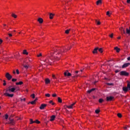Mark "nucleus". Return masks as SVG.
Returning <instances> with one entry per match:
<instances>
[{
	"label": "nucleus",
	"instance_id": "9",
	"mask_svg": "<svg viewBox=\"0 0 130 130\" xmlns=\"http://www.w3.org/2000/svg\"><path fill=\"white\" fill-rule=\"evenodd\" d=\"M46 106H47V105L46 104H43L41 105V106L40 107V109H41V110H42V109H44L45 107H46Z\"/></svg>",
	"mask_w": 130,
	"mask_h": 130
},
{
	"label": "nucleus",
	"instance_id": "47",
	"mask_svg": "<svg viewBox=\"0 0 130 130\" xmlns=\"http://www.w3.org/2000/svg\"><path fill=\"white\" fill-rule=\"evenodd\" d=\"M21 101H26V99L25 98L21 99Z\"/></svg>",
	"mask_w": 130,
	"mask_h": 130
},
{
	"label": "nucleus",
	"instance_id": "53",
	"mask_svg": "<svg viewBox=\"0 0 130 130\" xmlns=\"http://www.w3.org/2000/svg\"><path fill=\"white\" fill-rule=\"evenodd\" d=\"M127 3L130 4V0H127Z\"/></svg>",
	"mask_w": 130,
	"mask_h": 130
},
{
	"label": "nucleus",
	"instance_id": "34",
	"mask_svg": "<svg viewBox=\"0 0 130 130\" xmlns=\"http://www.w3.org/2000/svg\"><path fill=\"white\" fill-rule=\"evenodd\" d=\"M30 104H32V105H34V104H35V103H36V102H35V101H33L32 102H30Z\"/></svg>",
	"mask_w": 130,
	"mask_h": 130
},
{
	"label": "nucleus",
	"instance_id": "8",
	"mask_svg": "<svg viewBox=\"0 0 130 130\" xmlns=\"http://www.w3.org/2000/svg\"><path fill=\"white\" fill-rule=\"evenodd\" d=\"M9 124H12V125L15 124V120H14L13 119H11V117H9Z\"/></svg>",
	"mask_w": 130,
	"mask_h": 130
},
{
	"label": "nucleus",
	"instance_id": "22",
	"mask_svg": "<svg viewBox=\"0 0 130 130\" xmlns=\"http://www.w3.org/2000/svg\"><path fill=\"white\" fill-rule=\"evenodd\" d=\"M23 66L24 67V68L26 69V70H27V69H29V65L23 64Z\"/></svg>",
	"mask_w": 130,
	"mask_h": 130
},
{
	"label": "nucleus",
	"instance_id": "5",
	"mask_svg": "<svg viewBox=\"0 0 130 130\" xmlns=\"http://www.w3.org/2000/svg\"><path fill=\"white\" fill-rule=\"evenodd\" d=\"M128 75H129L128 73L126 72V71H121L120 72V76H128Z\"/></svg>",
	"mask_w": 130,
	"mask_h": 130
},
{
	"label": "nucleus",
	"instance_id": "24",
	"mask_svg": "<svg viewBox=\"0 0 130 130\" xmlns=\"http://www.w3.org/2000/svg\"><path fill=\"white\" fill-rule=\"evenodd\" d=\"M46 84H49L50 83V80L48 79H46L45 80Z\"/></svg>",
	"mask_w": 130,
	"mask_h": 130
},
{
	"label": "nucleus",
	"instance_id": "15",
	"mask_svg": "<svg viewBox=\"0 0 130 130\" xmlns=\"http://www.w3.org/2000/svg\"><path fill=\"white\" fill-rule=\"evenodd\" d=\"M55 119V115H52L51 116V118L50 119V121H53L54 119Z\"/></svg>",
	"mask_w": 130,
	"mask_h": 130
},
{
	"label": "nucleus",
	"instance_id": "6",
	"mask_svg": "<svg viewBox=\"0 0 130 130\" xmlns=\"http://www.w3.org/2000/svg\"><path fill=\"white\" fill-rule=\"evenodd\" d=\"M64 77H71V76H72V74H71L70 72H69L68 71H66L64 73Z\"/></svg>",
	"mask_w": 130,
	"mask_h": 130
},
{
	"label": "nucleus",
	"instance_id": "20",
	"mask_svg": "<svg viewBox=\"0 0 130 130\" xmlns=\"http://www.w3.org/2000/svg\"><path fill=\"white\" fill-rule=\"evenodd\" d=\"M102 3V1L101 0H99L96 2L97 6H99V5H101Z\"/></svg>",
	"mask_w": 130,
	"mask_h": 130
},
{
	"label": "nucleus",
	"instance_id": "58",
	"mask_svg": "<svg viewBox=\"0 0 130 130\" xmlns=\"http://www.w3.org/2000/svg\"><path fill=\"white\" fill-rule=\"evenodd\" d=\"M76 77H78V75H75L74 76H72V78H76Z\"/></svg>",
	"mask_w": 130,
	"mask_h": 130
},
{
	"label": "nucleus",
	"instance_id": "50",
	"mask_svg": "<svg viewBox=\"0 0 130 130\" xmlns=\"http://www.w3.org/2000/svg\"><path fill=\"white\" fill-rule=\"evenodd\" d=\"M8 35L9 37H12V36H13V35H12V34H8Z\"/></svg>",
	"mask_w": 130,
	"mask_h": 130
},
{
	"label": "nucleus",
	"instance_id": "48",
	"mask_svg": "<svg viewBox=\"0 0 130 130\" xmlns=\"http://www.w3.org/2000/svg\"><path fill=\"white\" fill-rule=\"evenodd\" d=\"M96 24H97V25H100V24H101L100 21H96Z\"/></svg>",
	"mask_w": 130,
	"mask_h": 130
},
{
	"label": "nucleus",
	"instance_id": "7",
	"mask_svg": "<svg viewBox=\"0 0 130 130\" xmlns=\"http://www.w3.org/2000/svg\"><path fill=\"white\" fill-rule=\"evenodd\" d=\"M4 95L5 96H7L8 97H11V98H12V97L14 96V94H10V93L7 92L4 93Z\"/></svg>",
	"mask_w": 130,
	"mask_h": 130
},
{
	"label": "nucleus",
	"instance_id": "41",
	"mask_svg": "<svg viewBox=\"0 0 130 130\" xmlns=\"http://www.w3.org/2000/svg\"><path fill=\"white\" fill-rule=\"evenodd\" d=\"M45 96H46V97H50V94H49V93H47V94H45Z\"/></svg>",
	"mask_w": 130,
	"mask_h": 130
},
{
	"label": "nucleus",
	"instance_id": "33",
	"mask_svg": "<svg viewBox=\"0 0 130 130\" xmlns=\"http://www.w3.org/2000/svg\"><path fill=\"white\" fill-rule=\"evenodd\" d=\"M95 113H96L97 114H98V113H99V112H100V110H99V109H96V110H95Z\"/></svg>",
	"mask_w": 130,
	"mask_h": 130
},
{
	"label": "nucleus",
	"instance_id": "42",
	"mask_svg": "<svg viewBox=\"0 0 130 130\" xmlns=\"http://www.w3.org/2000/svg\"><path fill=\"white\" fill-rule=\"evenodd\" d=\"M9 118V115L8 114L5 115V119H8Z\"/></svg>",
	"mask_w": 130,
	"mask_h": 130
},
{
	"label": "nucleus",
	"instance_id": "23",
	"mask_svg": "<svg viewBox=\"0 0 130 130\" xmlns=\"http://www.w3.org/2000/svg\"><path fill=\"white\" fill-rule=\"evenodd\" d=\"M126 31L127 34H130V27H128V28H126Z\"/></svg>",
	"mask_w": 130,
	"mask_h": 130
},
{
	"label": "nucleus",
	"instance_id": "30",
	"mask_svg": "<svg viewBox=\"0 0 130 130\" xmlns=\"http://www.w3.org/2000/svg\"><path fill=\"white\" fill-rule=\"evenodd\" d=\"M94 90H95V89L92 88V89H90V90H88V91H87V92L89 93H91V92H92V91H94Z\"/></svg>",
	"mask_w": 130,
	"mask_h": 130
},
{
	"label": "nucleus",
	"instance_id": "1",
	"mask_svg": "<svg viewBox=\"0 0 130 130\" xmlns=\"http://www.w3.org/2000/svg\"><path fill=\"white\" fill-rule=\"evenodd\" d=\"M68 49L67 48L64 47L62 49L60 48H56L54 49V53H51V56L49 57L50 59H56V60H58L59 58L57 56H55L57 54H61L62 55L64 52H66Z\"/></svg>",
	"mask_w": 130,
	"mask_h": 130
},
{
	"label": "nucleus",
	"instance_id": "55",
	"mask_svg": "<svg viewBox=\"0 0 130 130\" xmlns=\"http://www.w3.org/2000/svg\"><path fill=\"white\" fill-rule=\"evenodd\" d=\"M118 72H119V70H116V71H115V73H118Z\"/></svg>",
	"mask_w": 130,
	"mask_h": 130
},
{
	"label": "nucleus",
	"instance_id": "60",
	"mask_svg": "<svg viewBox=\"0 0 130 130\" xmlns=\"http://www.w3.org/2000/svg\"><path fill=\"white\" fill-rule=\"evenodd\" d=\"M127 59H128V60H130V57H128L127 58Z\"/></svg>",
	"mask_w": 130,
	"mask_h": 130
},
{
	"label": "nucleus",
	"instance_id": "38",
	"mask_svg": "<svg viewBox=\"0 0 130 130\" xmlns=\"http://www.w3.org/2000/svg\"><path fill=\"white\" fill-rule=\"evenodd\" d=\"M119 30H120V31H122L123 32V33H125L124 29H123V28L121 27L119 28Z\"/></svg>",
	"mask_w": 130,
	"mask_h": 130
},
{
	"label": "nucleus",
	"instance_id": "11",
	"mask_svg": "<svg viewBox=\"0 0 130 130\" xmlns=\"http://www.w3.org/2000/svg\"><path fill=\"white\" fill-rule=\"evenodd\" d=\"M128 66H130V63H126L122 65V69H124L125 68H127Z\"/></svg>",
	"mask_w": 130,
	"mask_h": 130
},
{
	"label": "nucleus",
	"instance_id": "49",
	"mask_svg": "<svg viewBox=\"0 0 130 130\" xmlns=\"http://www.w3.org/2000/svg\"><path fill=\"white\" fill-rule=\"evenodd\" d=\"M52 97H56V94H55V93L53 94Z\"/></svg>",
	"mask_w": 130,
	"mask_h": 130
},
{
	"label": "nucleus",
	"instance_id": "27",
	"mask_svg": "<svg viewBox=\"0 0 130 130\" xmlns=\"http://www.w3.org/2000/svg\"><path fill=\"white\" fill-rule=\"evenodd\" d=\"M23 54H26V55H27L28 54V52H27V50H24L23 52Z\"/></svg>",
	"mask_w": 130,
	"mask_h": 130
},
{
	"label": "nucleus",
	"instance_id": "16",
	"mask_svg": "<svg viewBox=\"0 0 130 130\" xmlns=\"http://www.w3.org/2000/svg\"><path fill=\"white\" fill-rule=\"evenodd\" d=\"M98 51V48H96L92 51V53H93V54H95V53H97Z\"/></svg>",
	"mask_w": 130,
	"mask_h": 130
},
{
	"label": "nucleus",
	"instance_id": "63",
	"mask_svg": "<svg viewBox=\"0 0 130 130\" xmlns=\"http://www.w3.org/2000/svg\"><path fill=\"white\" fill-rule=\"evenodd\" d=\"M28 60H29V61H31V59H29V58H28Z\"/></svg>",
	"mask_w": 130,
	"mask_h": 130
},
{
	"label": "nucleus",
	"instance_id": "13",
	"mask_svg": "<svg viewBox=\"0 0 130 130\" xmlns=\"http://www.w3.org/2000/svg\"><path fill=\"white\" fill-rule=\"evenodd\" d=\"M83 69H87V70H89V69H90V66L88 65V64H84L83 66Z\"/></svg>",
	"mask_w": 130,
	"mask_h": 130
},
{
	"label": "nucleus",
	"instance_id": "62",
	"mask_svg": "<svg viewBox=\"0 0 130 130\" xmlns=\"http://www.w3.org/2000/svg\"><path fill=\"white\" fill-rule=\"evenodd\" d=\"M3 25H4V26H7V24H4Z\"/></svg>",
	"mask_w": 130,
	"mask_h": 130
},
{
	"label": "nucleus",
	"instance_id": "31",
	"mask_svg": "<svg viewBox=\"0 0 130 130\" xmlns=\"http://www.w3.org/2000/svg\"><path fill=\"white\" fill-rule=\"evenodd\" d=\"M70 31H71V29H67V30L65 31L66 34H69V33H70Z\"/></svg>",
	"mask_w": 130,
	"mask_h": 130
},
{
	"label": "nucleus",
	"instance_id": "28",
	"mask_svg": "<svg viewBox=\"0 0 130 130\" xmlns=\"http://www.w3.org/2000/svg\"><path fill=\"white\" fill-rule=\"evenodd\" d=\"M22 84H23V82L22 81H20L16 83V85H22Z\"/></svg>",
	"mask_w": 130,
	"mask_h": 130
},
{
	"label": "nucleus",
	"instance_id": "2",
	"mask_svg": "<svg viewBox=\"0 0 130 130\" xmlns=\"http://www.w3.org/2000/svg\"><path fill=\"white\" fill-rule=\"evenodd\" d=\"M123 91H124V92H127V91H130V82H129V81H127V87H123Z\"/></svg>",
	"mask_w": 130,
	"mask_h": 130
},
{
	"label": "nucleus",
	"instance_id": "18",
	"mask_svg": "<svg viewBox=\"0 0 130 130\" xmlns=\"http://www.w3.org/2000/svg\"><path fill=\"white\" fill-rule=\"evenodd\" d=\"M114 49L116 50V52H119L120 51V49L118 48L117 47H115Z\"/></svg>",
	"mask_w": 130,
	"mask_h": 130
},
{
	"label": "nucleus",
	"instance_id": "61",
	"mask_svg": "<svg viewBox=\"0 0 130 130\" xmlns=\"http://www.w3.org/2000/svg\"><path fill=\"white\" fill-rule=\"evenodd\" d=\"M75 73L76 74H78V73H79V71H76Z\"/></svg>",
	"mask_w": 130,
	"mask_h": 130
},
{
	"label": "nucleus",
	"instance_id": "4",
	"mask_svg": "<svg viewBox=\"0 0 130 130\" xmlns=\"http://www.w3.org/2000/svg\"><path fill=\"white\" fill-rule=\"evenodd\" d=\"M5 77H6V78H7V79L8 80H9V81H10V80H11L12 78H13V76H12V75H10V73H6Z\"/></svg>",
	"mask_w": 130,
	"mask_h": 130
},
{
	"label": "nucleus",
	"instance_id": "32",
	"mask_svg": "<svg viewBox=\"0 0 130 130\" xmlns=\"http://www.w3.org/2000/svg\"><path fill=\"white\" fill-rule=\"evenodd\" d=\"M30 124H32V123H35V121H33V119H30Z\"/></svg>",
	"mask_w": 130,
	"mask_h": 130
},
{
	"label": "nucleus",
	"instance_id": "40",
	"mask_svg": "<svg viewBox=\"0 0 130 130\" xmlns=\"http://www.w3.org/2000/svg\"><path fill=\"white\" fill-rule=\"evenodd\" d=\"M30 97H32L33 98V99H34V98H35V94H32L30 95Z\"/></svg>",
	"mask_w": 130,
	"mask_h": 130
},
{
	"label": "nucleus",
	"instance_id": "37",
	"mask_svg": "<svg viewBox=\"0 0 130 130\" xmlns=\"http://www.w3.org/2000/svg\"><path fill=\"white\" fill-rule=\"evenodd\" d=\"M35 123L39 124L40 123V121H39L38 120H36V121H35Z\"/></svg>",
	"mask_w": 130,
	"mask_h": 130
},
{
	"label": "nucleus",
	"instance_id": "19",
	"mask_svg": "<svg viewBox=\"0 0 130 130\" xmlns=\"http://www.w3.org/2000/svg\"><path fill=\"white\" fill-rule=\"evenodd\" d=\"M112 14V13L109 12V11H107L106 15L107 16H108V17H110V16H111V14Z\"/></svg>",
	"mask_w": 130,
	"mask_h": 130
},
{
	"label": "nucleus",
	"instance_id": "10",
	"mask_svg": "<svg viewBox=\"0 0 130 130\" xmlns=\"http://www.w3.org/2000/svg\"><path fill=\"white\" fill-rule=\"evenodd\" d=\"M113 96H107L106 98L107 101H112L113 100Z\"/></svg>",
	"mask_w": 130,
	"mask_h": 130
},
{
	"label": "nucleus",
	"instance_id": "45",
	"mask_svg": "<svg viewBox=\"0 0 130 130\" xmlns=\"http://www.w3.org/2000/svg\"><path fill=\"white\" fill-rule=\"evenodd\" d=\"M37 56H38V57H39L40 56H42V54L41 53H40L39 55H38V54L37 55Z\"/></svg>",
	"mask_w": 130,
	"mask_h": 130
},
{
	"label": "nucleus",
	"instance_id": "17",
	"mask_svg": "<svg viewBox=\"0 0 130 130\" xmlns=\"http://www.w3.org/2000/svg\"><path fill=\"white\" fill-rule=\"evenodd\" d=\"M53 16H54V14H53L52 13H50L49 18H50V19H51V20H52V19H53Z\"/></svg>",
	"mask_w": 130,
	"mask_h": 130
},
{
	"label": "nucleus",
	"instance_id": "44",
	"mask_svg": "<svg viewBox=\"0 0 130 130\" xmlns=\"http://www.w3.org/2000/svg\"><path fill=\"white\" fill-rule=\"evenodd\" d=\"M16 81H17V79H14L13 78V79H12V82H16Z\"/></svg>",
	"mask_w": 130,
	"mask_h": 130
},
{
	"label": "nucleus",
	"instance_id": "54",
	"mask_svg": "<svg viewBox=\"0 0 130 130\" xmlns=\"http://www.w3.org/2000/svg\"><path fill=\"white\" fill-rule=\"evenodd\" d=\"M53 103V102L52 101H50L49 102V103H50V104H52Z\"/></svg>",
	"mask_w": 130,
	"mask_h": 130
},
{
	"label": "nucleus",
	"instance_id": "12",
	"mask_svg": "<svg viewBox=\"0 0 130 130\" xmlns=\"http://www.w3.org/2000/svg\"><path fill=\"white\" fill-rule=\"evenodd\" d=\"M75 104H76V103H73V104H72L70 106H67V108H69L70 109H73V107H74V105H75Z\"/></svg>",
	"mask_w": 130,
	"mask_h": 130
},
{
	"label": "nucleus",
	"instance_id": "43",
	"mask_svg": "<svg viewBox=\"0 0 130 130\" xmlns=\"http://www.w3.org/2000/svg\"><path fill=\"white\" fill-rule=\"evenodd\" d=\"M3 82H4L3 85L6 86L7 85V83H6V80H4Z\"/></svg>",
	"mask_w": 130,
	"mask_h": 130
},
{
	"label": "nucleus",
	"instance_id": "29",
	"mask_svg": "<svg viewBox=\"0 0 130 130\" xmlns=\"http://www.w3.org/2000/svg\"><path fill=\"white\" fill-rule=\"evenodd\" d=\"M98 50L101 53H102V52H103V49L102 48H98Z\"/></svg>",
	"mask_w": 130,
	"mask_h": 130
},
{
	"label": "nucleus",
	"instance_id": "14",
	"mask_svg": "<svg viewBox=\"0 0 130 130\" xmlns=\"http://www.w3.org/2000/svg\"><path fill=\"white\" fill-rule=\"evenodd\" d=\"M38 21L40 23V24H42V23H43V19L42 18H39Z\"/></svg>",
	"mask_w": 130,
	"mask_h": 130
},
{
	"label": "nucleus",
	"instance_id": "25",
	"mask_svg": "<svg viewBox=\"0 0 130 130\" xmlns=\"http://www.w3.org/2000/svg\"><path fill=\"white\" fill-rule=\"evenodd\" d=\"M12 17H13V18H14L15 19H16V18H17V15H16V14H14V13H12Z\"/></svg>",
	"mask_w": 130,
	"mask_h": 130
},
{
	"label": "nucleus",
	"instance_id": "52",
	"mask_svg": "<svg viewBox=\"0 0 130 130\" xmlns=\"http://www.w3.org/2000/svg\"><path fill=\"white\" fill-rule=\"evenodd\" d=\"M3 43V40L0 39V44H2Z\"/></svg>",
	"mask_w": 130,
	"mask_h": 130
},
{
	"label": "nucleus",
	"instance_id": "57",
	"mask_svg": "<svg viewBox=\"0 0 130 130\" xmlns=\"http://www.w3.org/2000/svg\"><path fill=\"white\" fill-rule=\"evenodd\" d=\"M37 100H38V99L36 98L34 101H35V102H36V101H37Z\"/></svg>",
	"mask_w": 130,
	"mask_h": 130
},
{
	"label": "nucleus",
	"instance_id": "64",
	"mask_svg": "<svg viewBox=\"0 0 130 130\" xmlns=\"http://www.w3.org/2000/svg\"><path fill=\"white\" fill-rule=\"evenodd\" d=\"M54 104H55V103H53L52 104V105H54Z\"/></svg>",
	"mask_w": 130,
	"mask_h": 130
},
{
	"label": "nucleus",
	"instance_id": "21",
	"mask_svg": "<svg viewBox=\"0 0 130 130\" xmlns=\"http://www.w3.org/2000/svg\"><path fill=\"white\" fill-rule=\"evenodd\" d=\"M44 62H47V63H48V62H51V61H50L49 60V59H48V58H47L46 59H45L44 60Z\"/></svg>",
	"mask_w": 130,
	"mask_h": 130
},
{
	"label": "nucleus",
	"instance_id": "46",
	"mask_svg": "<svg viewBox=\"0 0 130 130\" xmlns=\"http://www.w3.org/2000/svg\"><path fill=\"white\" fill-rule=\"evenodd\" d=\"M16 73L17 74V75H19V74H20V72H19V70L18 69L16 70Z\"/></svg>",
	"mask_w": 130,
	"mask_h": 130
},
{
	"label": "nucleus",
	"instance_id": "26",
	"mask_svg": "<svg viewBox=\"0 0 130 130\" xmlns=\"http://www.w3.org/2000/svg\"><path fill=\"white\" fill-rule=\"evenodd\" d=\"M58 102H59V103H61L62 102V100L59 97L58 98Z\"/></svg>",
	"mask_w": 130,
	"mask_h": 130
},
{
	"label": "nucleus",
	"instance_id": "59",
	"mask_svg": "<svg viewBox=\"0 0 130 130\" xmlns=\"http://www.w3.org/2000/svg\"><path fill=\"white\" fill-rule=\"evenodd\" d=\"M13 74H16V72L15 71V70L13 71Z\"/></svg>",
	"mask_w": 130,
	"mask_h": 130
},
{
	"label": "nucleus",
	"instance_id": "36",
	"mask_svg": "<svg viewBox=\"0 0 130 130\" xmlns=\"http://www.w3.org/2000/svg\"><path fill=\"white\" fill-rule=\"evenodd\" d=\"M117 116L119 117V118H121V117H122V115H121V114H120V113H118Z\"/></svg>",
	"mask_w": 130,
	"mask_h": 130
},
{
	"label": "nucleus",
	"instance_id": "51",
	"mask_svg": "<svg viewBox=\"0 0 130 130\" xmlns=\"http://www.w3.org/2000/svg\"><path fill=\"white\" fill-rule=\"evenodd\" d=\"M52 78L54 79H56V77H55V75H52Z\"/></svg>",
	"mask_w": 130,
	"mask_h": 130
},
{
	"label": "nucleus",
	"instance_id": "39",
	"mask_svg": "<svg viewBox=\"0 0 130 130\" xmlns=\"http://www.w3.org/2000/svg\"><path fill=\"white\" fill-rule=\"evenodd\" d=\"M109 36L110 37V38H113V34L109 35Z\"/></svg>",
	"mask_w": 130,
	"mask_h": 130
},
{
	"label": "nucleus",
	"instance_id": "3",
	"mask_svg": "<svg viewBox=\"0 0 130 130\" xmlns=\"http://www.w3.org/2000/svg\"><path fill=\"white\" fill-rule=\"evenodd\" d=\"M16 91H19V89H17L15 87H12L11 88H9V89H7L6 90V92H12V93H15V92H16Z\"/></svg>",
	"mask_w": 130,
	"mask_h": 130
},
{
	"label": "nucleus",
	"instance_id": "56",
	"mask_svg": "<svg viewBox=\"0 0 130 130\" xmlns=\"http://www.w3.org/2000/svg\"><path fill=\"white\" fill-rule=\"evenodd\" d=\"M8 89H12V86H9Z\"/></svg>",
	"mask_w": 130,
	"mask_h": 130
},
{
	"label": "nucleus",
	"instance_id": "35",
	"mask_svg": "<svg viewBox=\"0 0 130 130\" xmlns=\"http://www.w3.org/2000/svg\"><path fill=\"white\" fill-rule=\"evenodd\" d=\"M103 101H104L103 99H100L99 100V102L100 103H102V102H103Z\"/></svg>",
	"mask_w": 130,
	"mask_h": 130
}]
</instances>
